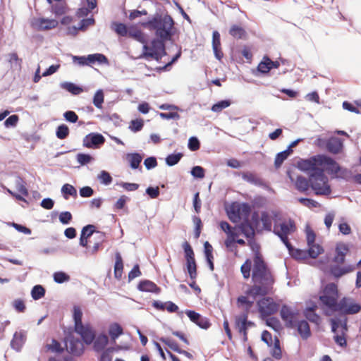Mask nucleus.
Returning a JSON list of instances; mask_svg holds the SVG:
<instances>
[{"instance_id":"f257e3e1","label":"nucleus","mask_w":361,"mask_h":361,"mask_svg":"<svg viewBox=\"0 0 361 361\" xmlns=\"http://www.w3.org/2000/svg\"><path fill=\"white\" fill-rule=\"evenodd\" d=\"M139 24L145 29L155 31L157 38L152 40L150 48L157 51H161L164 55H166L164 42L171 40L175 35V22L173 18L168 13L162 16L157 12L147 20L140 22Z\"/></svg>"},{"instance_id":"f03ea898","label":"nucleus","mask_w":361,"mask_h":361,"mask_svg":"<svg viewBox=\"0 0 361 361\" xmlns=\"http://www.w3.org/2000/svg\"><path fill=\"white\" fill-rule=\"evenodd\" d=\"M320 157L321 155H317L307 159H302L298 162V167L300 171L307 172L312 183V189L316 195H329L331 192V188L328 183L329 179L324 173V169L320 167Z\"/></svg>"},{"instance_id":"7ed1b4c3","label":"nucleus","mask_w":361,"mask_h":361,"mask_svg":"<svg viewBox=\"0 0 361 361\" xmlns=\"http://www.w3.org/2000/svg\"><path fill=\"white\" fill-rule=\"evenodd\" d=\"M250 244L252 250L255 251L252 274V281L255 283L264 282V283L268 285H272L274 283V279L263 258L258 252L259 245L255 242H250Z\"/></svg>"},{"instance_id":"20e7f679","label":"nucleus","mask_w":361,"mask_h":361,"mask_svg":"<svg viewBox=\"0 0 361 361\" xmlns=\"http://www.w3.org/2000/svg\"><path fill=\"white\" fill-rule=\"evenodd\" d=\"M63 343H65L66 351L75 356L80 357L85 351V347L82 341L74 336V335L70 332L63 338Z\"/></svg>"},{"instance_id":"39448f33","label":"nucleus","mask_w":361,"mask_h":361,"mask_svg":"<svg viewBox=\"0 0 361 361\" xmlns=\"http://www.w3.org/2000/svg\"><path fill=\"white\" fill-rule=\"evenodd\" d=\"M320 167L326 166L327 172L336 178H344L345 174L348 172L347 169H343L340 165L331 157L326 155H321L319 158Z\"/></svg>"},{"instance_id":"423d86ee","label":"nucleus","mask_w":361,"mask_h":361,"mask_svg":"<svg viewBox=\"0 0 361 361\" xmlns=\"http://www.w3.org/2000/svg\"><path fill=\"white\" fill-rule=\"evenodd\" d=\"M305 231L308 245V256L312 259H315L324 252V249L321 245L314 243L316 235L312 229L310 227H307Z\"/></svg>"},{"instance_id":"0eeeda50","label":"nucleus","mask_w":361,"mask_h":361,"mask_svg":"<svg viewBox=\"0 0 361 361\" xmlns=\"http://www.w3.org/2000/svg\"><path fill=\"white\" fill-rule=\"evenodd\" d=\"M259 312L263 317L275 314L279 310V305L270 297L263 298L257 302Z\"/></svg>"},{"instance_id":"6e6552de","label":"nucleus","mask_w":361,"mask_h":361,"mask_svg":"<svg viewBox=\"0 0 361 361\" xmlns=\"http://www.w3.org/2000/svg\"><path fill=\"white\" fill-rule=\"evenodd\" d=\"M74 331L80 336L82 343L87 345L95 339L96 333L90 324H82L74 328Z\"/></svg>"},{"instance_id":"1a4fd4ad","label":"nucleus","mask_w":361,"mask_h":361,"mask_svg":"<svg viewBox=\"0 0 361 361\" xmlns=\"http://www.w3.org/2000/svg\"><path fill=\"white\" fill-rule=\"evenodd\" d=\"M74 331L80 336L82 343L87 345L95 339L96 333L90 324H82L74 328Z\"/></svg>"},{"instance_id":"9d476101","label":"nucleus","mask_w":361,"mask_h":361,"mask_svg":"<svg viewBox=\"0 0 361 361\" xmlns=\"http://www.w3.org/2000/svg\"><path fill=\"white\" fill-rule=\"evenodd\" d=\"M295 221L290 219L288 222L283 221L279 226L275 224L272 232L277 235L279 239H283L288 238V235L295 232Z\"/></svg>"},{"instance_id":"9b49d317","label":"nucleus","mask_w":361,"mask_h":361,"mask_svg":"<svg viewBox=\"0 0 361 361\" xmlns=\"http://www.w3.org/2000/svg\"><path fill=\"white\" fill-rule=\"evenodd\" d=\"M106 140L105 137L99 133H90L85 136L82 140L83 147L89 149H99L102 146Z\"/></svg>"},{"instance_id":"f8f14e48","label":"nucleus","mask_w":361,"mask_h":361,"mask_svg":"<svg viewBox=\"0 0 361 361\" xmlns=\"http://www.w3.org/2000/svg\"><path fill=\"white\" fill-rule=\"evenodd\" d=\"M298 314V311H293L287 305H283L280 310L281 319L286 322V326L289 328H293L296 325L295 317Z\"/></svg>"},{"instance_id":"ddd939ff","label":"nucleus","mask_w":361,"mask_h":361,"mask_svg":"<svg viewBox=\"0 0 361 361\" xmlns=\"http://www.w3.org/2000/svg\"><path fill=\"white\" fill-rule=\"evenodd\" d=\"M287 176L289 178L290 180L292 183H294L295 189L300 192H306L310 188H312V183L310 181V178H308L298 175L296 177V179L291 176V173L290 171H287Z\"/></svg>"},{"instance_id":"4468645a","label":"nucleus","mask_w":361,"mask_h":361,"mask_svg":"<svg viewBox=\"0 0 361 361\" xmlns=\"http://www.w3.org/2000/svg\"><path fill=\"white\" fill-rule=\"evenodd\" d=\"M186 315L190 320L197 325L202 329H208L211 326L209 319L205 317H202L200 313L190 310L185 311Z\"/></svg>"},{"instance_id":"2eb2a0df","label":"nucleus","mask_w":361,"mask_h":361,"mask_svg":"<svg viewBox=\"0 0 361 361\" xmlns=\"http://www.w3.org/2000/svg\"><path fill=\"white\" fill-rule=\"evenodd\" d=\"M344 306L340 309V312L343 314H355L361 311V305L355 302L353 298L350 297H343Z\"/></svg>"},{"instance_id":"dca6fc26","label":"nucleus","mask_w":361,"mask_h":361,"mask_svg":"<svg viewBox=\"0 0 361 361\" xmlns=\"http://www.w3.org/2000/svg\"><path fill=\"white\" fill-rule=\"evenodd\" d=\"M320 301L334 312H338V310L344 306V300L342 298L337 302L336 298L334 296L323 295L319 297Z\"/></svg>"},{"instance_id":"f3484780","label":"nucleus","mask_w":361,"mask_h":361,"mask_svg":"<svg viewBox=\"0 0 361 361\" xmlns=\"http://www.w3.org/2000/svg\"><path fill=\"white\" fill-rule=\"evenodd\" d=\"M262 284L254 285L249 288L246 292V295L252 296L255 300L257 296H265L269 293V288L272 285H268L264 282H261Z\"/></svg>"},{"instance_id":"a211bd4d","label":"nucleus","mask_w":361,"mask_h":361,"mask_svg":"<svg viewBox=\"0 0 361 361\" xmlns=\"http://www.w3.org/2000/svg\"><path fill=\"white\" fill-rule=\"evenodd\" d=\"M137 288L141 292L155 294H159L161 292V288L155 283L148 279L141 280L137 284Z\"/></svg>"},{"instance_id":"6ab92c4d","label":"nucleus","mask_w":361,"mask_h":361,"mask_svg":"<svg viewBox=\"0 0 361 361\" xmlns=\"http://www.w3.org/2000/svg\"><path fill=\"white\" fill-rule=\"evenodd\" d=\"M26 341V334L24 331L15 332L11 341L10 345L12 349L20 352Z\"/></svg>"},{"instance_id":"aec40b11","label":"nucleus","mask_w":361,"mask_h":361,"mask_svg":"<svg viewBox=\"0 0 361 361\" xmlns=\"http://www.w3.org/2000/svg\"><path fill=\"white\" fill-rule=\"evenodd\" d=\"M317 305L312 302L310 306H307L303 312L304 316L310 322L319 324L321 322L320 316L316 313Z\"/></svg>"},{"instance_id":"412c9836","label":"nucleus","mask_w":361,"mask_h":361,"mask_svg":"<svg viewBox=\"0 0 361 361\" xmlns=\"http://www.w3.org/2000/svg\"><path fill=\"white\" fill-rule=\"evenodd\" d=\"M96 232V227L92 224L85 226L81 231L79 245L83 247H87V238Z\"/></svg>"},{"instance_id":"4be33fe9","label":"nucleus","mask_w":361,"mask_h":361,"mask_svg":"<svg viewBox=\"0 0 361 361\" xmlns=\"http://www.w3.org/2000/svg\"><path fill=\"white\" fill-rule=\"evenodd\" d=\"M231 213L238 218H240V215L241 214L244 216V219H249L251 213V207L247 202H243L236 207L232 206Z\"/></svg>"},{"instance_id":"5701e85b","label":"nucleus","mask_w":361,"mask_h":361,"mask_svg":"<svg viewBox=\"0 0 361 361\" xmlns=\"http://www.w3.org/2000/svg\"><path fill=\"white\" fill-rule=\"evenodd\" d=\"M341 140L337 137H331L328 138L326 149L331 154H338L343 148Z\"/></svg>"},{"instance_id":"b1692460","label":"nucleus","mask_w":361,"mask_h":361,"mask_svg":"<svg viewBox=\"0 0 361 361\" xmlns=\"http://www.w3.org/2000/svg\"><path fill=\"white\" fill-rule=\"evenodd\" d=\"M241 233L247 238L253 239L255 236V228L249 219H243L239 226Z\"/></svg>"},{"instance_id":"393cba45","label":"nucleus","mask_w":361,"mask_h":361,"mask_svg":"<svg viewBox=\"0 0 361 361\" xmlns=\"http://www.w3.org/2000/svg\"><path fill=\"white\" fill-rule=\"evenodd\" d=\"M295 326H297L298 334L303 340H307L311 336V330L306 320L299 321Z\"/></svg>"},{"instance_id":"a878e982","label":"nucleus","mask_w":361,"mask_h":361,"mask_svg":"<svg viewBox=\"0 0 361 361\" xmlns=\"http://www.w3.org/2000/svg\"><path fill=\"white\" fill-rule=\"evenodd\" d=\"M126 159L129 162L130 167L132 169H137L140 167V163L142 160V155L138 152L128 153Z\"/></svg>"},{"instance_id":"bb28decb","label":"nucleus","mask_w":361,"mask_h":361,"mask_svg":"<svg viewBox=\"0 0 361 361\" xmlns=\"http://www.w3.org/2000/svg\"><path fill=\"white\" fill-rule=\"evenodd\" d=\"M109 338L106 334H100L97 337L95 336V339L93 343V348L94 350L99 353L105 348L106 345L108 344Z\"/></svg>"},{"instance_id":"cd10ccee","label":"nucleus","mask_w":361,"mask_h":361,"mask_svg":"<svg viewBox=\"0 0 361 361\" xmlns=\"http://www.w3.org/2000/svg\"><path fill=\"white\" fill-rule=\"evenodd\" d=\"M123 269V262L121 255L119 252L115 254V264H114V277L120 280L122 278Z\"/></svg>"},{"instance_id":"c85d7f7f","label":"nucleus","mask_w":361,"mask_h":361,"mask_svg":"<svg viewBox=\"0 0 361 361\" xmlns=\"http://www.w3.org/2000/svg\"><path fill=\"white\" fill-rule=\"evenodd\" d=\"M60 87L73 95H78L83 92L82 87L71 82H62L60 83Z\"/></svg>"},{"instance_id":"c756f323","label":"nucleus","mask_w":361,"mask_h":361,"mask_svg":"<svg viewBox=\"0 0 361 361\" xmlns=\"http://www.w3.org/2000/svg\"><path fill=\"white\" fill-rule=\"evenodd\" d=\"M229 34L235 39H245L247 36V32L245 30L237 25H233L231 27L229 30Z\"/></svg>"},{"instance_id":"7c9ffc66","label":"nucleus","mask_w":361,"mask_h":361,"mask_svg":"<svg viewBox=\"0 0 361 361\" xmlns=\"http://www.w3.org/2000/svg\"><path fill=\"white\" fill-rule=\"evenodd\" d=\"M163 54H161L159 51L151 49L147 44L143 45V54L142 56L145 58H152L159 61L161 59Z\"/></svg>"},{"instance_id":"2f4dec72","label":"nucleus","mask_w":361,"mask_h":361,"mask_svg":"<svg viewBox=\"0 0 361 361\" xmlns=\"http://www.w3.org/2000/svg\"><path fill=\"white\" fill-rule=\"evenodd\" d=\"M59 22L54 19L40 18L39 28L42 30H49L58 26Z\"/></svg>"},{"instance_id":"473e14b6","label":"nucleus","mask_w":361,"mask_h":361,"mask_svg":"<svg viewBox=\"0 0 361 361\" xmlns=\"http://www.w3.org/2000/svg\"><path fill=\"white\" fill-rule=\"evenodd\" d=\"M90 65L98 63L99 64H108L109 60L103 54L96 53L88 55Z\"/></svg>"},{"instance_id":"72a5a7b5","label":"nucleus","mask_w":361,"mask_h":361,"mask_svg":"<svg viewBox=\"0 0 361 361\" xmlns=\"http://www.w3.org/2000/svg\"><path fill=\"white\" fill-rule=\"evenodd\" d=\"M128 35L143 44H147L146 38L143 32L139 29L131 27Z\"/></svg>"},{"instance_id":"f704fd0d","label":"nucleus","mask_w":361,"mask_h":361,"mask_svg":"<svg viewBox=\"0 0 361 361\" xmlns=\"http://www.w3.org/2000/svg\"><path fill=\"white\" fill-rule=\"evenodd\" d=\"M123 328L119 324L113 323L109 326V334L111 339L116 340L119 336L123 334Z\"/></svg>"},{"instance_id":"c9c22d12","label":"nucleus","mask_w":361,"mask_h":361,"mask_svg":"<svg viewBox=\"0 0 361 361\" xmlns=\"http://www.w3.org/2000/svg\"><path fill=\"white\" fill-rule=\"evenodd\" d=\"M61 193L63 194V198L66 200L69 199V196H77L76 189L72 185L68 183H66L62 186Z\"/></svg>"},{"instance_id":"e433bc0d","label":"nucleus","mask_w":361,"mask_h":361,"mask_svg":"<svg viewBox=\"0 0 361 361\" xmlns=\"http://www.w3.org/2000/svg\"><path fill=\"white\" fill-rule=\"evenodd\" d=\"M348 251V247L345 245H343L341 247L337 246L336 247V256L334 258V262L338 263H343L345 261V256L346 252Z\"/></svg>"},{"instance_id":"4c0bfd02","label":"nucleus","mask_w":361,"mask_h":361,"mask_svg":"<svg viewBox=\"0 0 361 361\" xmlns=\"http://www.w3.org/2000/svg\"><path fill=\"white\" fill-rule=\"evenodd\" d=\"M183 157V154L181 152L170 154L165 158L166 164L169 166H175L180 161Z\"/></svg>"},{"instance_id":"58836bf2","label":"nucleus","mask_w":361,"mask_h":361,"mask_svg":"<svg viewBox=\"0 0 361 361\" xmlns=\"http://www.w3.org/2000/svg\"><path fill=\"white\" fill-rule=\"evenodd\" d=\"M73 318L74 321V328L82 325V312L79 306H73Z\"/></svg>"},{"instance_id":"ea45409f","label":"nucleus","mask_w":361,"mask_h":361,"mask_svg":"<svg viewBox=\"0 0 361 361\" xmlns=\"http://www.w3.org/2000/svg\"><path fill=\"white\" fill-rule=\"evenodd\" d=\"M260 221L262 223L263 228L267 231H272L271 218L267 212H262L261 214Z\"/></svg>"},{"instance_id":"a19ab883","label":"nucleus","mask_w":361,"mask_h":361,"mask_svg":"<svg viewBox=\"0 0 361 361\" xmlns=\"http://www.w3.org/2000/svg\"><path fill=\"white\" fill-rule=\"evenodd\" d=\"M112 27L114 31L122 37H126L128 35V30L127 26L123 23L114 22L112 23Z\"/></svg>"},{"instance_id":"79ce46f5","label":"nucleus","mask_w":361,"mask_h":361,"mask_svg":"<svg viewBox=\"0 0 361 361\" xmlns=\"http://www.w3.org/2000/svg\"><path fill=\"white\" fill-rule=\"evenodd\" d=\"M45 288L41 285H35L31 290V296L35 300H39L45 295Z\"/></svg>"},{"instance_id":"37998d69","label":"nucleus","mask_w":361,"mask_h":361,"mask_svg":"<svg viewBox=\"0 0 361 361\" xmlns=\"http://www.w3.org/2000/svg\"><path fill=\"white\" fill-rule=\"evenodd\" d=\"M231 104V102L229 99H223L214 104L211 108L213 112L219 113L223 109L228 107Z\"/></svg>"},{"instance_id":"c03bdc74","label":"nucleus","mask_w":361,"mask_h":361,"mask_svg":"<svg viewBox=\"0 0 361 361\" xmlns=\"http://www.w3.org/2000/svg\"><path fill=\"white\" fill-rule=\"evenodd\" d=\"M15 183L18 191L24 196L28 195V191L25 187V182L22 177L20 176H16Z\"/></svg>"},{"instance_id":"a18cd8bd","label":"nucleus","mask_w":361,"mask_h":361,"mask_svg":"<svg viewBox=\"0 0 361 361\" xmlns=\"http://www.w3.org/2000/svg\"><path fill=\"white\" fill-rule=\"evenodd\" d=\"M187 271L190 278L195 280L197 276V264L195 260L186 262Z\"/></svg>"},{"instance_id":"49530a36","label":"nucleus","mask_w":361,"mask_h":361,"mask_svg":"<svg viewBox=\"0 0 361 361\" xmlns=\"http://www.w3.org/2000/svg\"><path fill=\"white\" fill-rule=\"evenodd\" d=\"M183 248L184 250L185 258L186 262L195 260L193 250L188 242L185 241L183 243Z\"/></svg>"},{"instance_id":"de8ad7c7","label":"nucleus","mask_w":361,"mask_h":361,"mask_svg":"<svg viewBox=\"0 0 361 361\" xmlns=\"http://www.w3.org/2000/svg\"><path fill=\"white\" fill-rule=\"evenodd\" d=\"M69 128L65 124L59 125L56 130V135L60 140L66 139L69 135Z\"/></svg>"},{"instance_id":"09e8293b","label":"nucleus","mask_w":361,"mask_h":361,"mask_svg":"<svg viewBox=\"0 0 361 361\" xmlns=\"http://www.w3.org/2000/svg\"><path fill=\"white\" fill-rule=\"evenodd\" d=\"M143 126V120L141 118H136L130 121L128 128L133 133H137L142 129Z\"/></svg>"},{"instance_id":"8fccbe9b","label":"nucleus","mask_w":361,"mask_h":361,"mask_svg":"<svg viewBox=\"0 0 361 361\" xmlns=\"http://www.w3.org/2000/svg\"><path fill=\"white\" fill-rule=\"evenodd\" d=\"M104 92L102 89H99L96 91L94 97H93V104L94 105L98 108L101 109L102 107V104L104 103Z\"/></svg>"},{"instance_id":"3c124183","label":"nucleus","mask_w":361,"mask_h":361,"mask_svg":"<svg viewBox=\"0 0 361 361\" xmlns=\"http://www.w3.org/2000/svg\"><path fill=\"white\" fill-rule=\"evenodd\" d=\"M159 341L177 353H178L180 350L178 343L170 338L161 337L159 338Z\"/></svg>"},{"instance_id":"603ef678","label":"nucleus","mask_w":361,"mask_h":361,"mask_svg":"<svg viewBox=\"0 0 361 361\" xmlns=\"http://www.w3.org/2000/svg\"><path fill=\"white\" fill-rule=\"evenodd\" d=\"M53 279L56 283H63L70 280V276L63 271H56L53 274Z\"/></svg>"},{"instance_id":"864d4df0","label":"nucleus","mask_w":361,"mask_h":361,"mask_svg":"<svg viewBox=\"0 0 361 361\" xmlns=\"http://www.w3.org/2000/svg\"><path fill=\"white\" fill-rule=\"evenodd\" d=\"M97 178L104 185H109L113 180L110 173L106 171H102L98 175Z\"/></svg>"},{"instance_id":"5fc2aeb1","label":"nucleus","mask_w":361,"mask_h":361,"mask_svg":"<svg viewBox=\"0 0 361 361\" xmlns=\"http://www.w3.org/2000/svg\"><path fill=\"white\" fill-rule=\"evenodd\" d=\"M250 184L254 185L255 186L260 187L266 190L270 191L271 190V188L269 186V185L266 183L263 179L257 177L256 175L253 178V180L250 183Z\"/></svg>"},{"instance_id":"6e6d98bb","label":"nucleus","mask_w":361,"mask_h":361,"mask_svg":"<svg viewBox=\"0 0 361 361\" xmlns=\"http://www.w3.org/2000/svg\"><path fill=\"white\" fill-rule=\"evenodd\" d=\"M47 348L52 352L61 354L64 352V348L61 345V343L56 339L53 338L51 344L47 345Z\"/></svg>"},{"instance_id":"4d7b16f0","label":"nucleus","mask_w":361,"mask_h":361,"mask_svg":"<svg viewBox=\"0 0 361 361\" xmlns=\"http://www.w3.org/2000/svg\"><path fill=\"white\" fill-rule=\"evenodd\" d=\"M78 162L82 165H86L92 161L93 157L89 154L78 153L76 156Z\"/></svg>"},{"instance_id":"13d9d810","label":"nucleus","mask_w":361,"mask_h":361,"mask_svg":"<svg viewBox=\"0 0 361 361\" xmlns=\"http://www.w3.org/2000/svg\"><path fill=\"white\" fill-rule=\"evenodd\" d=\"M220 227L225 233L228 235V238H236L238 236V233L232 231V227L227 221H221Z\"/></svg>"},{"instance_id":"bf43d9fd","label":"nucleus","mask_w":361,"mask_h":361,"mask_svg":"<svg viewBox=\"0 0 361 361\" xmlns=\"http://www.w3.org/2000/svg\"><path fill=\"white\" fill-rule=\"evenodd\" d=\"M190 173L195 178H203L205 176V170L200 166H195L191 169Z\"/></svg>"},{"instance_id":"052dcab7","label":"nucleus","mask_w":361,"mask_h":361,"mask_svg":"<svg viewBox=\"0 0 361 361\" xmlns=\"http://www.w3.org/2000/svg\"><path fill=\"white\" fill-rule=\"evenodd\" d=\"M188 147L190 151L195 152L200 149V142L195 136H192L188 140Z\"/></svg>"},{"instance_id":"680f3d73","label":"nucleus","mask_w":361,"mask_h":361,"mask_svg":"<svg viewBox=\"0 0 361 361\" xmlns=\"http://www.w3.org/2000/svg\"><path fill=\"white\" fill-rule=\"evenodd\" d=\"M290 255L296 259H305L309 257L307 251L298 248H294Z\"/></svg>"},{"instance_id":"e2e57ef3","label":"nucleus","mask_w":361,"mask_h":361,"mask_svg":"<svg viewBox=\"0 0 361 361\" xmlns=\"http://www.w3.org/2000/svg\"><path fill=\"white\" fill-rule=\"evenodd\" d=\"M73 62L80 66H90L88 60V55L85 56H73Z\"/></svg>"},{"instance_id":"0e129e2a","label":"nucleus","mask_w":361,"mask_h":361,"mask_svg":"<svg viewBox=\"0 0 361 361\" xmlns=\"http://www.w3.org/2000/svg\"><path fill=\"white\" fill-rule=\"evenodd\" d=\"M298 200L302 205L307 207L309 208L317 207L319 205V202H317V201L307 197H300L298 198Z\"/></svg>"},{"instance_id":"69168bd1","label":"nucleus","mask_w":361,"mask_h":361,"mask_svg":"<svg viewBox=\"0 0 361 361\" xmlns=\"http://www.w3.org/2000/svg\"><path fill=\"white\" fill-rule=\"evenodd\" d=\"M72 219L73 216L70 212L65 211L59 214V221L63 225L69 224Z\"/></svg>"},{"instance_id":"338daca9","label":"nucleus","mask_w":361,"mask_h":361,"mask_svg":"<svg viewBox=\"0 0 361 361\" xmlns=\"http://www.w3.org/2000/svg\"><path fill=\"white\" fill-rule=\"evenodd\" d=\"M289 155L287 154L284 151L280 152L276 154L274 165L276 168H279L281 166L283 162L288 157Z\"/></svg>"},{"instance_id":"774afa93","label":"nucleus","mask_w":361,"mask_h":361,"mask_svg":"<svg viewBox=\"0 0 361 361\" xmlns=\"http://www.w3.org/2000/svg\"><path fill=\"white\" fill-rule=\"evenodd\" d=\"M18 121V116L16 114H13L5 120L4 124L6 128L16 127Z\"/></svg>"}]
</instances>
